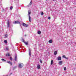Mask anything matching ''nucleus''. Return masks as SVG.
<instances>
[{"label":"nucleus","instance_id":"f257e3e1","mask_svg":"<svg viewBox=\"0 0 76 76\" xmlns=\"http://www.w3.org/2000/svg\"><path fill=\"white\" fill-rule=\"evenodd\" d=\"M23 66V64L22 63H20L19 65V67L20 68H22Z\"/></svg>","mask_w":76,"mask_h":76},{"label":"nucleus","instance_id":"f03ea898","mask_svg":"<svg viewBox=\"0 0 76 76\" xmlns=\"http://www.w3.org/2000/svg\"><path fill=\"white\" fill-rule=\"evenodd\" d=\"M23 26H25V27H28V24H25V23H23Z\"/></svg>","mask_w":76,"mask_h":76},{"label":"nucleus","instance_id":"7ed1b4c3","mask_svg":"<svg viewBox=\"0 0 76 76\" xmlns=\"http://www.w3.org/2000/svg\"><path fill=\"white\" fill-rule=\"evenodd\" d=\"M7 63L9 64H10L11 65H12V62L10 61H7Z\"/></svg>","mask_w":76,"mask_h":76},{"label":"nucleus","instance_id":"20e7f679","mask_svg":"<svg viewBox=\"0 0 76 76\" xmlns=\"http://www.w3.org/2000/svg\"><path fill=\"white\" fill-rule=\"evenodd\" d=\"M29 16V21L31 22V17L30 16V15H28Z\"/></svg>","mask_w":76,"mask_h":76},{"label":"nucleus","instance_id":"39448f33","mask_svg":"<svg viewBox=\"0 0 76 76\" xmlns=\"http://www.w3.org/2000/svg\"><path fill=\"white\" fill-rule=\"evenodd\" d=\"M10 22L9 21H8L7 23V25L8 26V27H9L10 26Z\"/></svg>","mask_w":76,"mask_h":76},{"label":"nucleus","instance_id":"423d86ee","mask_svg":"<svg viewBox=\"0 0 76 76\" xmlns=\"http://www.w3.org/2000/svg\"><path fill=\"white\" fill-rule=\"evenodd\" d=\"M57 58L58 60H61V58L60 56L58 57Z\"/></svg>","mask_w":76,"mask_h":76},{"label":"nucleus","instance_id":"0eeeda50","mask_svg":"<svg viewBox=\"0 0 76 76\" xmlns=\"http://www.w3.org/2000/svg\"><path fill=\"white\" fill-rule=\"evenodd\" d=\"M15 24H19V23L20 24V22L18 21H15Z\"/></svg>","mask_w":76,"mask_h":76},{"label":"nucleus","instance_id":"6e6552de","mask_svg":"<svg viewBox=\"0 0 76 76\" xmlns=\"http://www.w3.org/2000/svg\"><path fill=\"white\" fill-rule=\"evenodd\" d=\"M28 16H30V15H30V14H31V11L30 10H28Z\"/></svg>","mask_w":76,"mask_h":76},{"label":"nucleus","instance_id":"1a4fd4ad","mask_svg":"<svg viewBox=\"0 0 76 76\" xmlns=\"http://www.w3.org/2000/svg\"><path fill=\"white\" fill-rule=\"evenodd\" d=\"M29 56H31V50H29Z\"/></svg>","mask_w":76,"mask_h":76},{"label":"nucleus","instance_id":"9d476101","mask_svg":"<svg viewBox=\"0 0 76 76\" xmlns=\"http://www.w3.org/2000/svg\"><path fill=\"white\" fill-rule=\"evenodd\" d=\"M62 62L61 61H60L59 62V64L60 65H61V64H62Z\"/></svg>","mask_w":76,"mask_h":76},{"label":"nucleus","instance_id":"9b49d317","mask_svg":"<svg viewBox=\"0 0 76 76\" xmlns=\"http://www.w3.org/2000/svg\"><path fill=\"white\" fill-rule=\"evenodd\" d=\"M40 65H37V69H40Z\"/></svg>","mask_w":76,"mask_h":76},{"label":"nucleus","instance_id":"f8f14e48","mask_svg":"<svg viewBox=\"0 0 76 76\" xmlns=\"http://www.w3.org/2000/svg\"><path fill=\"white\" fill-rule=\"evenodd\" d=\"M49 43H52L53 42V41L52 40L50 39L49 41Z\"/></svg>","mask_w":76,"mask_h":76},{"label":"nucleus","instance_id":"ddd939ff","mask_svg":"<svg viewBox=\"0 0 76 76\" xmlns=\"http://www.w3.org/2000/svg\"><path fill=\"white\" fill-rule=\"evenodd\" d=\"M41 31H38L37 34H41Z\"/></svg>","mask_w":76,"mask_h":76},{"label":"nucleus","instance_id":"4468645a","mask_svg":"<svg viewBox=\"0 0 76 76\" xmlns=\"http://www.w3.org/2000/svg\"><path fill=\"white\" fill-rule=\"evenodd\" d=\"M63 57L64 58H66V59H67V58L66 57V56H65V55H63Z\"/></svg>","mask_w":76,"mask_h":76},{"label":"nucleus","instance_id":"2eb2a0df","mask_svg":"<svg viewBox=\"0 0 76 76\" xmlns=\"http://www.w3.org/2000/svg\"><path fill=\"white\" fill-rule=\"evenodd\" d=\"M53 64V60H52L51 62V65H52V64Z\"/></svg>","mask_w":76,"mask_h":76},{"label":"nucleus","instance_id":"dca6fc26","mask_svg":"<svg viewBox=\"0 0 76 76\" xmlns=\"http://www.w3.org/2000/svg\"><path fill=\"white\" fill-rule=\"evenodd\" d=\"M57 51H55L54 53V55H56V54H57Z\"/></svg>","mask_w":76,"mask_h":76},{"label":"nucleus","instance_id":"f3484780","mask_svg":"<svg viewBox=\"0 0 76 76\" xmlns=\"http://www.w3.org/2000/svg\"><path fill=\"white\" fill-rule=\"evenodd\" d=\"M28 42H24V44H25L26 45H27L28 44Z\"/></svg>","mask_w":76,"mask_h":76},{"label":"nucleus","instance_id":"a211bd4d","mask_svg":"<svg viewBox=\"0 0 76 76\" xmlns=\"http://www.w3.org/2000/svg\"><path fill=\"white\" fill-rule=\"evenodd\" d=\"M6 56H10V54H9V53H8L6 54Z\"/></svg>","mask_w":76,"mask_h":76},{"label":"nucleus","instance_id":"6ab92c4d","mask_svg":"<svg viewBox=\"0 0 76 76\" xmlns=\"http://www.w3.org/2000/svg\"><path fill=\"white\" fill-rule=\"evenodd\" d=\"M17 58V56H15V61H16Z\"/></svg>","mask_w":76,"mask_h":76},{"label":"nucleus","instance_id":"aec40b11","mask_svg":"<svg viewBox=\"0 0 76 76\" xmlns=\"http://www.w3.org/2000/svg\"><path fill=\"white\" fill-rule=\"evenodd\" d=\"M22 42H24H24H25V40H24L23 39H22Z\"/></svg>","mask_w":76,"mask_h":76},{"label":"nucleus","instance_id":"412c9836","mask_svg":"<svg viewBox=\"0 0 76 76\" xmlns=\"http://www.w3.org/2000/svg\"><path fill=\"white\" fill-rule=\"evenodd\" d=\"M4 42L5 44H7V40H5L4 41Z\"/></svg>","mask_w":76,"mask_h":76},{"label":"nucleus","instance_id":"4be33fe9","mask_svg":"<svg viewBox=\"0 0 76 76\" xmlns=\"http://www.w3.org/2000/svg\"><path fill=\"white\" fill-rule=\"evenodd\" d=\"M32 1H31L30 3L29 4L30 6H31V4H32Z\"/></svg>","mask_w":76,"mask_h":76},{"label":"nucleus","instance_id":"5701e85b","mask_svg":"<svg viewBox=\"0 0 76 76\" xmlns=\"http://www.w3.org/2000/svg\"><path fill=\"white\" fill-rule=\"evenodd\" d=\"M64 70H65V71H66V67H65L64 68Z\"/></svg>","mask_w":76,"mask_h":76},{"label":"nucleus","instance_id":"b1692460","mask_svg":"<svg viewBox=\"0 0 76 76\" xmlns=\"http://www.w3.org/2000/svg\"><path fill=\"white\" fill-rule=\"evenodd\" d=\"M10 9L11 10H12L13 9V7L12 6L10 7Z\"/></svg>","mask_w":76,"mask_h":76},{"label":"nucleus","instance_id":"393cba45","mask_svg":"<svg viewBox=\"0 0 76 76\" xmlns=\"http://www.w3.org/2000/svg\"><path fill=\"white\" fill-rule=\"evenodd\" d=\"M48 19H51V17H48Z\"/></svg>","mask_w":76,"mask_h":76},{"label":"nucleus","instance_id":"a878e982","mask_svg":"<svg viewBox=\"0 0 76 76\" xmlns=\"http://www.w3.org/2000/svg\"><path fill=\"white\" fill-rule=\"evenodd\" d=\"M1 60H2V61H6V60H4V59H1Z\"/></svg>","mask_w":76,"mask_h":76},{"label":"nucleus","instance_id":"bb28decb","mask_svg":"<svg viewBox=\"0 0 76 76\" xmlns=\"http://www.w3.org/2000/svg\"><path fill=\"white\" fill-rule=\"evenodd\" d=\"M40 62L41 63H42V60H41V59H40Z\"/></svg>","mask_w":76,"mask_h":76},{"label":"nucleus","instance_id":"cd10ccee","mask_svg":"<svg viewBox=\"0 0 76 76\" xmlns=\"http://www.w3.org/2000/svg\"><path fill=\"white\" fill-rule=\"evenodd\" d=\"M41 15H44V13L42 12L41 14Z\"/></svg>","mask_w":76,"mask_h":76},{"label":"nucleus","instance_id":"c85d7f7f","mask_svg":"<svg viewBox=\"0 0 76 76\" xmlns=\"http://www.w3.org/2000/svg\"><path fill=\"white\" fill-rule=\"evenodd\" d=\"M13 59L12 58V57H10V60H12V59Z\"/></svg>","mask_w":76,"mask_h":76},{"label":"nucleus","instance_id":"c756f323","mask_svg":"<svg viewBox=\"0 0 76 76\" xmlns=\"http://www.w3.org/2000/svg\"><path fill=\"white\" fill-rule=\"evenodd\" d=\"M6 50H9V48H6Z\"/></svg>","mask_w":76,"mask_h":76},{"label":"nucleus","instance_id":"7c9ffc66","mask_svg":"<svg viewBox=\"0 0 76 76\" xmlns=\"http://www.w3.org/2000/svg\"><path fill=\"white\" fill-rule=\"evenodd\" d=\"M25 37H26V35L25 34Z\"/></svg>","mask_w":76,"mask_h":76},{"label":"nucleus","instance_id":"2f4dec72","mask_svg":"<svg viewBox=\"0 0 76 76\" xmlns=\"http://www.w3.org/2000/svg\"><path fill=\"white\" fill-rule=\"evenodd\" d=\"M54 0H53V1H54Z\"/></svg>","mask_w":76,"mask_h":76},{"label":"nucleus","instance_id":"473e14b6","mask_svg":"<svg viewBox=\"0 0 76 76\" xmlns=\"http://www.w3.org/2000/svg\"><path fill=\"white\" fill-rule=\"evenodd\" d=\"M46 0V1H47V0Z\"/></svg>","mask_w":76,"mask_h":76},{"label":"nucleus","instance_id":"72a5a7b5","mask_svg":"<svg viewBox=\"0 0 76 76\" xmlns=\"http://www.w3.org/2000/svg\"><path fill=\"white\" fill-rule=\"evenodd\" d=\"M63 1H64V0H63Z\"/></svg>","mask_w":76,"mask_h":76}]
</instances>
